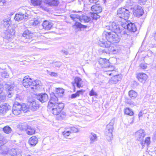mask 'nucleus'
Returning a JSON list of instances; mask_svg holds the SVG:
<instances>
[{
  "mask_svg": "<svg viewBox=\"0 0 156 156\" xmlns=\"http://www.w3.org/2000/svg\"><path fill=\"white\" fill-rule=\"evenodd\" d=\"M53 25V24L51 21L47 20H44L42 23L43 28L46 30L51 29Z\"/></svg>",
  "mask_w": 156,
  "mask_h": 156,
  "instance_id": "21",
  "label": "nucleus"
},
{
  "mask_svg": "<svg viewBox=\"0 0 156 156\" xmlns=\"http://www.w3.org/2000/svg\"><path fill=\"white\" fill-rule=\"evenodd\" d=\"M97 13L94 12L91 15V17L93 20H97L99 18L100 16L97 14Z\"/></svg>",
  "mask_w": 156,
  "mask_h": 156,
  "instance_id": "45",
  "label": "nucleus"
},
{
  "mask_svg": "<svg viewBox=\"0 0 156 156\" xmlns=\"http://www.w3.org/2000/svg\"><path fill=\"white\" fill-rule=\"evenodd\" d=\"M33 34L31 31L26 30L23 34L22 39L24 42L29 43L33 40Z\"/></svg>",
  "mask_w": 156,
  "mask_h": 156,
  "instance_id": "9",
  "label": "nucleus"
},
{
  "mask_svg": "<svg viewBox=\"0 0 156 156\" xmlns=\"http://www.w3.org/2000/svg\"><path fill=\"white\" fill-rule=\"evenodd\" d=\"M62 63L59 61L54 62L52 63V66L55 68H59L62 66Z\"/></svg>",
  "mask_w": 156,
  "mask_h": 156,
  "instance_id": "42",
  "label": "nucleus"
},
{
  "mask_svg": "<svg viewBox=\"0 0 156 156\" xmlns=\"http://www.w3.org/2000/svg\"><path fill=\"white\" fill-rule=\"evenodd\" d=\"M32 79L29 78V76H25L23 80V85L26 88H28L30 87Z\"/></svg>",
  "mask_w": 156,
  "mask_h": 156,
  "instance_id": "20",
  "label": "nucleus"
},
{
  "mask_svg": "<svg viewBox=\"0 0 156 156\" xmlns=\"http://www.w3.org/2000/svg\"><path fill=\"white\" fill-rule=\"evenodd\" d=\"M7 151L5 150V148L4 147H2L0 148V154L5 155L7 154Z\"/></svg>",
  "mask_w": 156,
  "mask_h": 156,
  "instance_id": "48",
  "label": "nucleus"
},
{
  "mask_svg": "<svg viewBox=\"0 0 156 156\" xmlns=\"http://www.w3.org/2000/svg\"><path fill=\"white\" fill-rule=\"evenodd\" d=\"M74 26H75L77 28L80 29V30L82 29H85L87 27V26L82 24L80 23L77 22H75Z\"/></svg>",
  "mask_w": 156,
  "mask_h": 156,
  "instance_id": "36",
  "label": "nucleus"
},
{
  "mask_svg": "<svg viewBox=\"0 0 156 156\" xmlns=\"http://www.w3.org/2000/svg\"><path fill=\"white\" fill-rule=\"evenodd\" d=\"M85 90L82 89L77 90L76 93L73 94H71V99H73L75 98L78 97H79L80 95L83 94Z\"/></svg>",
  "mask_w": 156,
  "mask_h": 156,
  "instance_id": "34",
  "label": "nucleus"
},
{
  "mask_svg": "<svg viewBox=\"0 0 156 156\" xmlns=\"http://www.w3.org/2000/svg\"><path fill=\"white\" fill-rule=\"evenodd\" d=\"M39 23V21L37 19H35L33 21H32L31 23L32 24L33 26H35L37 25Z\"/></svg>",
  "mask_w": 156,
  "mask_h": 156,
  "instance_id": "53",
  "label": "nucleus"
},
{
  "mask_svg": "<svg viewBox=\"0 0 156 156\" xmlns=\"http://www.w3.org/2000/svg\"><path fill=\"white\" fill-rule=\"evenodd\" d=\"M24 98V95L22 94H16L15 99L17 101H21Z\"/></svg>",
  "mask_w": 156,
  "mask_h": 156,
  "instance_id": "44",
  "label": "nucleus"
},
{
  "mask_svg": "<svg viewBox=\"0 0 156 156\" xmlns=\"http://www.w3.org/2000/svg\"><path fill=\"white\" fill-rule=\"evenodd\" d=\"M47 73L48 75L52 77H57L58 75L57 73L53 72L48 70H47Z\"/></svg>",
  "mask_w": 156,
  "mask_h": 156,
  "instance_id": "43",
  "label": "nucleus"
},
{
  "mask_svg": "<svg viewBox=\"0 0 156 156\" xmlns=\"http://www.w3.org/2000/svg\"><path fill=\"white\" fill-rule=\"evenodd\" d=\"M7 141V140L5 137L2 135L0 136V144L4 145L6 144Z\"/></svg>",
  "mask_w": 156,
  "mask_h": 156,
  "instance_id": "41",
  "label": "nucleus"
},
{
  "mask_svg": "<svg viewBox=\"0 0 156 156\" xmlns=\"http://www.w3.org/2000/svg\"><path fill=\"white\" fill-rule=\"evenodd\" d=\"M91 9L96 13H99L102 11V8L99 4H95L91 7Z\"/></svg>",
  "mask_w": 156,
  "mask_h": 156,
  "instance_id": "26",
  "label": "nucleus"
},
{
  "mask_svg": "<svg viewBox=\"0 0 156 156\" xmlns=\"http://www.w3.org/2000/svg\"><path fill=\"white\" fill-rule=\"evenodd\" d=\"M3 87L6 90H12L14 87V84L13 82H7L3 85Z\"/></svg>",
  "mask_w": 156,
  "mask_h": 156,
  "instance_id": "22",
  "label": "nucleus"
},
{
  "mask_svg": "<svg viewBox=\"0 0 156 156\" xmlns=\"http://www.w3.org/2000/svg\"><path fill=\"white\" fill-rule=\"evenodd\" d=\"M22 108L21 109L22 112L23 111L24 113L27 112L28 110V109L27 108V107H26L24 105H22Z\"/></svg>",
  "mask_w": 156,
  "mask_h": 156,
  "instance_id": "51",
  "label": "nucleus"
},
{
  "mask_svg": "<svg viewBox=\"0 0 156 156\" xmlns=\"http://www.w3.org/2000/svg\"><path fill=\"white\" fill-rule=\"evenodd\" d=\"M29 102L30 108L33 111H35L39 108V105L37 103V101L34 100H30Z\"/></svg>",
  "mask_w": 156,
  "mask_h": 156,
  "instance_id": "19",
  "label": "nucleus"
},
{
  "mask_svg": "<svg viewBox=\"0 0 156 156\" xmlns=\"http://www.w3.org/2000/svg\"><path fill=\"white\" fill-rule=\"evenodd\" d=\"M101 54H109V51H108L107 49H100L99 50Z\"/></svg>",
  "mask_w": 156,
  "mask_h": 156,
  "instance_id": "50",
  "label": "nucleus"
},
{
  "mask_svg": "<svg viewBox=\"0 0 156 156\" xmlns=\"http://www.w3.org/2000/svg\"><path fill=\"white\" fill-rule=\"evenodd\" d=\"M98 62L102 68L109 67L110 66L109 60L106 58H100Z\"/></svg>",
  "mask_w": 156,
  "mask_h": 156,
  "instance_id": "18",
  "label": "nucleus"
},
{
  "mask_svg": "<svg viewBox=\"0 0 156 156\" xmlns=\"http://www.w3.org/2000/svg\"><path fill=\"white\" fill-rule=\"evenodd\" d=\"M146 2V0H138V3L141 5H144Z\"/></svg>",
  "mask_w": 156,
  "mask_h": 156,
  "instance_id": "58",
  "label": "nucleus"
},
{
  "mask_svg": "<svg viewBox=\"0 0 156 156\" xmlns=\"http://www.w3.org/2000/svg\"><path fill=\"white\" fill-rule=\"evenodd\" d=\"M1 24L6 29L5 32V38L9 41H11L15 34V31L10 19L9 18L4 19L2 21Z\"/></svg>",
  "mask_w": 156,
  "mask_h": 156,
  "instance_id": "2",
  "label": "nucleus"
},
{
  "mask_svg": "<svg viewBox=\"0 0 156 156\" xmlns=\"http://www.w3.org/2000/svg\"><path fill=\"white\" fill-rule=\"evenodd\" d=\"M122 79L120 75H116L111 78L109 81V83L111 84H115L117 83L118 81H120Z\"/></svg>",
  "mask_w": 156,
  "mask_h": 156,
  "instance_id": "24",
  "label": "nucleus"
},
{
  "mask_svg": "<svg viewBox=\"0 0 156 156\" xmlns=\"http://www.w3.org/2000/svg\"><path fill=\"white\" fill-rule=\"evenodd\" d=\"M128 94L130 98L132 99H133L136 98L137 95V93L132 90H131L129 91Z\"/></svg>",
  "mask_w": 156,
  "mask_h": 156,
  "instance_id": "35",
  "label": "nucleus"
},
{
  "mask_svg": "<svg viewBox=\"0 0 156 156\" xmlns=\"http://www.w3.org/2000/svg\"><path fill=\"white\" fill-rule=\"evenodd\" d=\"M131 151L130 150L128 149L124 152V156H129L131 153Z\"/></svg>",
  "mask_w": 156,
  "mask_h": 156,
  "instance_id": "54",
  "label": "nucleus"
},
{
  "mask_svg": "<svg viewBox=\"0 0 156 156\" xmlns=\"http://www.w3.org/2000/svg\"><path fill=\"white\" fill-rule=\"evenodd\" d=\"M89 95L90 96H96L97 95V94L93 89H92L91 90L90 92Z\"/></svg>",
  "mask_w": 156,
  "mask_h": 156,
  "instance_id": "56",
  "label": "nucleus"
},
{
  "mask_svg": "<svg viewBox=\"0 0 156 156\" xmlns=\"http://www.w3.org/2000/svg\"><path fill=\"white\" fill-rule=\"evenodd\" d=\"M28 15L26 12L25 11L23 10V11L19 12V13L16 14L14 17V19L17 21H20L23 19H27Z\"/></svg>",
  "mask_w": 156,
  "mask_h": 156,
  "instance_id": "15",
  "label": "nucleus"
},
{
  "mask_svg": "<svg viewBox=\"0 0 156 156\" xmlns=\"http://www.w3.org/2000/svg\"><path fill=\"white\" fill-rule=\"evenodd\" d=\"M127 103L129 105L131 106H133L134 105V102L130 101H127Z\"/></svg>",
  "mask_w": 156,
  "mask_h": 156,
  "instance_id": "59",
  "label": "nucleus"
},
{
  "mask_svg": "<svg viewBox=\"0 0 156 156\" xmlns=\"http://www.w3.org/2000/svg\"><path fill=\"white\" fill-rule=\"evenodd\" d=\"M122 27L125 29L133 32L137 30L136 26L135 24L131 22L130 21H126L124 23L122 24Z\"/></svg>",
  "mask_w": 156,
  "mask_h": 156,
  "instance_id": "8",
  "label": "nucleus"
},
{
  "mask_svg": "<svg viewBox=\"0 0 156 156\" xmlns=\"http://www.w3.org/2000/svg\"><path fill=\"white\" fill-rule=\"evenodd\" d=\"M89 2L91 3H96L98 2V0H88Z\"/></svg>",
  "mask_w": 156,
  "mask_h": 156,
  "instance_id": "61",
  "label": "nucleus"
},
{
  "mask_svg": "<svg viewBox=\"0 0 156 156\" xmlns=\"http://www.w3.org/2000/svg\"><path fill=\"white\" fill-rule=\"evenodd\" d=\"M36 131L35 128L29 126L27 129L26 131V133L28 135H31L34 134Z\"/></svg>",
  "mask_w": 156,
  "mask_h": 156,
  "instance_id": "33",
  "label": "nucleus"
},
{
  "mask_svg": "<svg viewBox=\"0 0 156 156\" xmlns=\"http://www.w3.org/2000/svg\"><path fill=\"white\" fill-rule=\"evenodd\" d=\"M31 2L34 6L40 5L41 4L42 0H31Z\"/></svg>",
  "mask_w": 156,
  "mask_h": 156,
  "instance_id": "40",
  "label": "nucleus"
},
{
  "mask_svg": "<svg viewBox=\"0 0 156 156\" xmlns=\"http://www.w3.org/2000/svg\"><path fill=\"white\" fill-rule=\"evenodd\" d=\"M38 140L35 136H32L29 140V144L31 146H35L37 143Z\"/></svg>",
  "mask_w": 156,
  "mask_h": 156,
  "instance_id": "31",
  "label": "nucleus"
},
{
  "mask_svg": "<svg viewBox=\"0 0 156 156\" xmlns=\"http://www.w3.org/2000/svg\"><path fill=\"white\" fill-rule=\"evenodd\" d=\"M40 81L38 80L31 81V88L33 91L37 89L40 86Z\"/></svg>",
  "mask_w": 156,
  "mask_h": 156,
  "instance_id": "25",
  "label": "nucleus"
},
{
  "mask_svg": "<svg viewBox=\"0 0 156 156\" xmlns=\"http://www.w3.org/2000/svg\"><path fill=\"white\" fill-rule=\"evenodd\" d=\"M58 96L55 95L54 94L51 95L50 100L48 103V108L49 109H50L52 106L56 104H59L60 102H58Z\"/></svg>",
  "mask_w": 156,
  "mask_h": 156,
  "instance_id": "13",
  "label": "nucleus"
},
{
  "mask_svg": "<svg viewBox=\"0 0 156 156\" xmlns=\"http://www.w3.org/2000/svg\"><path fill=\"white\" fill-rule=\"evenodd\" d=\"M2 130L5 133L7 134H9L12 131L11 127L8 126L4 127L3 128Z\"/></svg>",
  "mask_w": 156,
  "mask_h": 156,
  "instance_id": "38",
  "label": "nucleus"
},
{
  "mask_svg": "<svg viewBox=\"0 0 156 156\" xmlns=\"http://www.w3.org/2000/svg\"><path fill=\"white\" fill-rule=\"evenodd\" d=\"M140 66L141 69H146L147 68V65L145 64L144 63H141L140 65Z\"/></svg>",
  "mask_w": 156,
  "mask_h": 156,
  "instance_id": "57",
  "label": "nucleus"
},
{
  "mask_svg": "<svg viewBox=\"0 0 156 156\" xmlns=\"http://www.w3.org/2000/svg\"><path fill=\"white\" fill-rule=\"evenodd\" d=\"M6 100V98L5 95H0V101L2 102H4Z\"/></svg>",
  "mask_w": 156,
  "mask_h": 156,
  "instance_id": "52",
  "label": "nucleus"
},
{
  "mask_svg": "<svg viewBox=\"0 0 156 156\" xmlns=\"http://www.w3.org/2000/svg\"><path fill=\"white\" fill-rule=\"evenodd\" d=\"M44 3L50 6H57L59 4L57 0H45Z\"/></svg>",
  "mask_w": 156,
  "mask_h": 156,
  "instance_id": "27",
  "label": "nucleus"
},
{
  "mask_svg": "<svg viewBox=\"0 0 156 156\" xmlns=\"http://www.w3.org/2000/svg\"><path fill=\"white\" fill-rule=\"evenodd\" d=\"M152 139L153 140H156V131L154 134L153 136L152 137Z\"/></svg>",
  "mask_w": 156,
  "mask_h": 156,
  "instance_id": "64",
  "label": "nucleus"
},
{
  "mask_svg": "<svg viewBox=\"0 0 156 156\" xmlns=\"http://www.w3.org/2000/svg\"><path fill=\"white\" fill-rule=\"evenodd\" d=\"M71 133L70 130H65L62 133V135H63L66 138H67L68 136Z\"/></svg>",
  "mask_w": 156,
  "mask_h": 156,
  "instance_id": "47",
  "label": "nucleus"
},
{
  "mask_svg": "<svg viewBox=\"0 0 156 156\" xmlns=\"http://www.w3.org/2000/svg\"><path fill=\"white\" fill-rule=\"evenodd\" d=\"M135 137L137 140L140 142V144L142 145V149L144 148L145 144L147 147L150 145L151 141L150 137H147L145 140L144 138L146 135V133L143 129H140L137 131L135 133Z\"/></svg>",
  "mask_w": 156,
  "mask_h": 156,
  "instance_id": "3",
  "label": "nucleus"
},
{
  "mask_svg": "<svg viewBox=\"0 0 156 156\" xmlns=\"http://www.w3.org/2000/svg\"><path fill=\"white\" fill-rule=\"evenodd\" d=\"M130 15L129 10L125 8H119L117 10V16L125 20L128 19Z\"/></svg>",
  "mask_w": 156,
  "mask_h": 156,
  "instance_id": "5",
  "label": "nucleus"
},
{
  "mask_svg": "<svg viewBox=\"0 0 156 156\" xmlns=\"http://www.w3.org/2000/svg\"><path fill=\"white\" fill-rule=\"evenodd\" d=\"M106 28L112 31V32L119 33L121 32V29L119 26L115 22H110L108 25L106 26Z\"/></svg>",
  "mask_w": 156,
  "mask_h": 156,
  "instance_id": "10",
  "label": "nucleus"
},
{
  "mask_svg": "<svg viewBox=\"0 0 156 156\" xmlns=\"http://www.w3.org/2000/svg\"><path fill=\"white\" fill-rule=\"evenodd\" d=\"M7 91L8 96L7 97L9 98H10L13 95V93L12 90H6Z\"/></svg>",
  "mask_w": 156,
  "mask_h": 156,
  "instance_id": "55",
  "label": "nucleus"
},
{
  "mask_svg": "<svg viewBox=\"0 0 156 156\" xmlns=\"http://www.w3.org/2000/svg\"><path fill=\"white\" fill-rule=\"evenodd\" d=\"M10 154L12 156H21L20 151L17 149L12 148L9 151Z\"/></svg>",
  "mask_w": 156,
  "mask_h": 156,
  "instance_id": "28",
  "label": "nucleus"
},
{
  "mask_svg": "<svg viewBox=\"0 0 156 156\" xmlns=\"http://www.w3.org/2000/svg\"><path fill=\"white\" fill-rule=\"evenodd\" d=\"M22 108V105L17 102L14 103L12 108V113L14 115H18L22 112L21 110Z\"/></svg>",
  "mask_w": 156,
  "mask_h": 156,
  "instance_id": "11",
  "label": "nucleus"
},
{
  "mask_svg": "<svg viewBox=\"0 0 156 156\" xmlns=\"http://www.w3.org/2000/svg\"><path fill=\"white\" fill-rule=\"evenodd\" d=\"M115 121V119H112L111 120L110 122L106 126L105 135L106 139L108 141H111L113 138L112 133Z\"/></svg>",
  "mask_w": 156,
  "mask_h": 156,
  "instance_id": "4",
  "label": "nucleus"
},
{
  "mask_svg": "<svg viewBox=\"0 0 156 156\" xmlns=\"http://www.w3.org/2000/svg\"><path fill=\"white\" fill-rule=\"evenodd\" d=\"M89 138L90 140V144H91L94 143L98 140V137L97 135L93 132H91L89 135Z\"/></svg>",
  "mask_w": 156,
  "mask_h": 156,
  "instance_id": "32",
  "label": "nucleus"
},
{
  "mask_svg": "<svg viewBox=\"0 0 156 156\" xmlns=\"http://www.w3.org/2000/svg\"><path fill=\"white\" fill-rule=\"evenodd\" d=\"M70 18L74 21H76V19H79V20L82 23H88L90 22L91 19L84 15H80L77 14H72L70 16Z\"/></svg>",
  "mask_w": 156,
  "mask_h": 156,
  "instance_id": "6",
  "label": "nucleus"
},
{
  "mask_svg": "<svg viewBox=\"0 0 156 156\" xmlns=\"http://www.w3.org/2000/svg\"><path fill=\"white\" fill-rule=\"evenodd\" d=\"M144 113H143L142 112L140 111L138 114L139 118H140V117H142Z\"/></svg>",
  "mask_w": 156,
  "mask_h": 156,
  "instance_id": "62",
  "label": "nucleus"
},
{
  "mask_svg": "<svg viewBox=\"0 0 156 156\" xmlns=\"http://www.w3.org/2000/svg\"><path fill=\"white\" fill-rule=\"evenodd\" d=\"M29 125H28L26 123H21L19 126V128L21 130L24 131L26 132L27 129Z\"/></svg>",
  "mask_w": 156,
  "mask_h": 156,
  "instance_id": "37",
  "label": "nucleus"
},
{
  "mask_svg": "<svg viewBox=\"0 0 156 156\" xmlns=\"http://www.w3.org/2000/svg\"><path fill=\"white\" fill-rule=\"evenodd\" d=\"M64 106V105L63 103H60L53 105L50 109H51L52 113L53 114L57 115L60 113Z\"/></svg>",
  "mask_w": 156,
  "mask_h": 156,
  "instance_id": "7",
  "label": "nucleus"
},
{
  "mask_svg": "<svg viewBox=\"0 0 156 156\" xmlns=\"http://www.w3.org/2000/svg\"><path fill=\"white\" fill-rule=\"evenodd\" d=\"M66 115V113L65 112H62L60 115V117L62 119L65 118Z\"/></svg>",
  "mask_w": 156,
  "mask_h": 156,
  "instance_id": "60",
  "label": "nucleus"
},
{
  "mask_svg": "<svg viewBox=\"0 0 156 156\" xmlns=\"http://www.w3.org/2000/svg\"><path fill=\"white\" fill-rule=\"evenodd\" d=\"M106 48H108V50L109 51V53L110 52L113 54H117V53L120 51V49L115 46L114 47L110 45L109 47H107Z\"/></svg>",
  "mask_w": 156,
  "mask_h": 156,
  "instance_id": "30",
  "label": "nucleus"
},
{
  "mask_svg": "<svg viewBox=\"0 0 156 156\" xmlns=\"http://www.w3.org/2000/svg\"><path fill=\"white\" fill-rule=\"evenodd\" d=\"M36 98L42 103L46 102L48 99V96L46 93H40L36 95Z\"/></svg>",
  "mask_w": 156,
  "mask_h": 156,
  "instance_id": "16",
  "label": "nucleus"
},
{
  "mask_svg": "<svg viewBox=\"0 0 156 156\" xmlns=\"http://www.w3.org/2000/svg\"><path fill=\"white\" fill-rule=\"evenodd\" d=\"M74 82H72V84L73 87V92L76 91L75 84L76 86L79 88L83 87V84L82 83L83 81L82 79L79 77H76L74 79Z\"/></svg>",
  "mask_w": 156,
  "mask_h": 156,
  "instance_id": "14",
  "label": "nucleus"
},
{
  "mask_svg": "<svg viewBox=\"0 0 156 156\" xmlns=\"http://www.w3.org/2000/svg\"><path fill=\"white\" fill-rule=\"evenodd\" d=\"M10 105L6 103H3L0 105V113H5L11 108Z\"/></svg>",
  "mask_w": 156,
  "mask_h": 156,
  "instance_id": "17",
  "label": "nucleus"
},
{
  "mask_svg": "<svg viewBox=\"0 0 156 156\" xmlns=\"http://www.w3.org/2000/svg\"><path fill=\"white\" fill-rule=\"evenodd\" d=\"M1 75L3 78H7L9 76V74L5 71H4L1 73Z\"/></svg>",
  "mask_w": 156,
  "mask_h": 156,
  "instance_id": "49",
  "label": "nucleus"
},
{
  "mask_svg": "<svg viewBox=\"0 0 156 156\" xmlns=\"http://www.w3.org/2000/svg\"><path fill=\"white\" fill-rule=\"evenodd\" d=\"M119 33H120L122 35V34H124V35L126 34L127 35H128V34L126 33V32H125V31H123V30L122 31L121 30V32H120Z\"/></svg>",
  "mask_w": 156,
  "mask_h": 156,
  "instance_id": "63",
  "label": "nucleus"
},
{
  "mask_svg": "<svg viewBox=\"0 0 156 156\" xmlns=\"http://www.w3.org/2000/svg\"><path fill=\"white\" fill-rule=\"evenodd\" d=\"M125 114L129 115H132L133 112L132 110L129 108H126L125 109Z\"/></svg>",
  "mask_w": 156,
  "mask_h": 156,
  "instance_id": "39",
  "label": "nucleus"
},
{
  "mask_svg": "<svg viewBox=\"0 0 156 156\" xmlns=\"http://www.w3.org/2000/svg\"><path fill=\"white\" fill-rule=\"evenodd\" d=\"M55 92L54 94L58 97H60L63 96L64 93V90L62 88H56L55 89Z\"/></svg>",
  "mask_w": 156,
  "mask_h": 156,
  "instance_id": "29",
  "label": "nucleus"
},
{
  "mask_svg": "<svg viewBox=\"0 0 156 156\" xmlns=\"http://www.w3.org/2000/svg\"><path fill=\"white\" fill-rule=\"evenodd\" d=\"M147 77V76L146 74L143 73H139L137 76L138 80L142 83L145 82Z\"/></svg>",
  "mask_w": 156,
  "mask_h": 156,
  "instance_id": "23",
  "label": "nucleus"
},
{
  "mask_svg": "<svg viewBox=\"0 0 156 156\" xmlns=\"http://www.w3.org/2000/svg\"><path fill=\"white\" fill-rule=\"evenodd\" d=\"M133 13L134 16L137 17L142 16L144 13L143 9L140 5L135 6L133 8Z\"/></svg>",
  "mask_w": 156,
  "mask_h": 156,
  "instance_id": "12",
  "label": "nucleus"
},
{
  "mask_svg": "<svg viewBox=\"0 0 156 156\" xmlns=\"http://www.w3.org/2000/svg\"><path fill=\"white\" fill-rule=\"evenodd\" d=\"M78 127L73 126L70 128V132L71 133H76L79 132Z\"/></svg>",
  "mask_w": 156,
  "mask_h": 156,
  "instance_id": "46",
  "label": "nucleus"
},
{
  "mask_svg": "<svg viewBox=\"0 0 156 156\" xmlns=\"http://www.w3.org/2000/svg\"><path fill=\"white\" fill-rule=\"evenodd\" d=\"M117 33L104 31L102 34V39L100 40V46L103 47H109L111 43H118L120 39L117 34Z\"/></svg>",
  "mask_w": 156,
  "mask_h": 156,
  "instance_id": "1",
  "label": "nucleus"
}]
</instances>
